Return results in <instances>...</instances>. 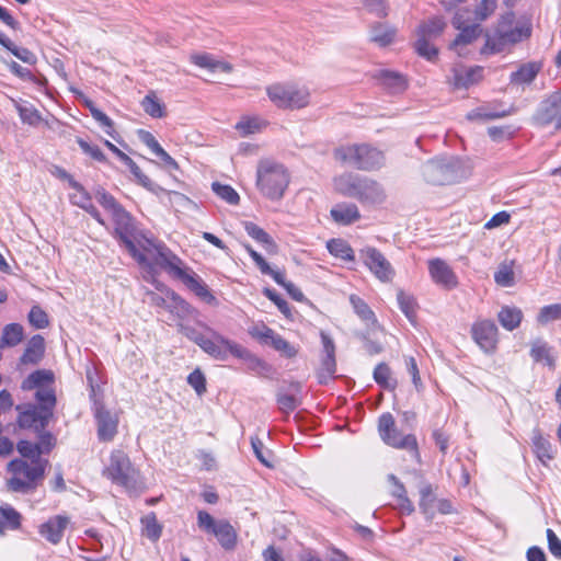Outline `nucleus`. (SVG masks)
Returning a JSON list of instances; mask_svg holds the SVG:
<instances>
[{"label": "nucleus", "instance_id": "obj_12", "mask_svg": "<svg viewBox=\"0 0 561 561\" xmlns=\"http://www.w3.org/2000/svg\"><path fill=\"white\" fill-rule=\"evenodd\" d=\"M378 434L386 445L396 449L410 451L415 458H420L419 444L415 435L403 434L399 431L391 413L386 412L379 416Z\"/></svg>", "mask_w": 561, "mask_h": 561}, {"label": "nucleus", "instance_id": "obj_32", "mask_svg": "<svg viewBox=\"0 0 561 561\" xmlns=\"http://www.w3.org/2000/svg\"><path fill=\"white\" fill-rule=\"evenodd\" d=\"M45 351L44 337L42 335H34L27 343L26 348L21 357L22 364H37Z\"/></svg>", "mask_w": 561, "mask_h": 561}, {"label": "nucleus", "instance_id": "obj_26", "mask_svg": "<svg viewBox=\"0 0 561 561\" xmlns=\"http://www.w3.org/2000/svg\"><path fill=\"white\" fill-rule=\"evenodd\" d=\"M529 355L535 363L542 364L552 371L556 369L553 347L542 339H535L530 342Z\"/></svg>", "mask_w": 561, "mask_h": 561}, {"label": "nucleus", "instance_id": "obj_27", "mask_svg": "<svg viewBox=\"0 0 561 561\" xmlns=\"http://www.w3.org/2000/svg\"><path fill=\"white\" fill-rule=\"evenodd\" d=\"M388 480L392 484L391 495L396 499V507L402 514H412L414 512V505L408 497L404 485L394 474H389Z\"/></svg>", "mask_w": 561, "mask_h": 561}, {"label": "nucleus", "instance_id": "obj_2", "mask_svg": "<svg viewBox=\"0 0 561 561\" xmlns=\"http://www.w3.org/2000/svg\"><path fill=\"white\" fill-rule=\"evenodd\" d=\"M507 10L500 14L493 37V54L511 50L515 45L531 37L533 23L526 16L517 18L510 9L511 0L505 1Z\"/></svg>", "mask_w": 561, "mask_h": 561}, {"label": "nucleus", "instance_id": "obj_39", "mask_svg": "<svg viewBox=\"0 0 561 561\" xmlns=\"http://www.w3.org/2000/svg\"><path fill=\"white\" fill-rule=\"evenodd\" d=\"M0 45L10 50L16 58L28 65H35L36 56L27 48L18 47L10 38L0 32Z\"/></svg>", "mask_w": 561, "mask_h": 561}, {"label": "nucleus", "instance_id": "obj_64", "mask_svg": "<svg viewBox=\"0 0 561 561\" xmlns=\"http://www.w3.org/2000/svg\"><path fill=\"white\" fill-rule=\"evenodd\" d=\"M548 548L551 554L556 558L561 559V540L558 538L556 533L548 528L547 529Z\"/></svg>", "mask_w": 561, "mask_h": 561}, {"label": "nucleus", "instance_id": "obj_53", "mask_svg": "<svg viewBox=\"0 0 561 561\" xmlns=\"http://www.w3.org/2000/svg\"><path fill=\"white\" fill-rule=\"evenodd\" d=\"M213 191L224 201L231 205H237L240 201L239 194L232 188L230 185L220 184L218 182H214Z\"/></svg>", "mask_w": 561, "mask_h": 561}, {"label": "nucleus", "instance_id": "obj_57", "mask_svg": "<svg viewBox=\"0 0 561 561\" xmlns=\"http://www.w3.org/2000/svg\"><path fill=\"white\" fill-rule=\"evenodd\" d=\"M28 321L36 329H45L49 324L47 313L38 306H34L31 309Z\"/></svg>", "mask_w": 561, "mask_h": 561}, {"label": "nucleus", "instance_id": "obj_59", "mask_svg": "<svg viewBox=\"0 0 561 561\" xmlns=\"http://www.w3.org/2000/svg\"><path fill=\"white\" fill-rule=\"evenodd\" d=\"M77 144L79 145L81 150L85 154L90 156L92 159H94L99 162L106 161L105 154L102 152V150L96 145H92L82 138H77Z\"/></svg>", "mask_w": 561, "mask_h": 561}, {"label": "nucleus", "instance_id": "obj_22", "mask_svg": "<svg viewBox=\"0 0 561 561\" xmlns=\"http://www.w3.org/2000/svg\"><path fill=\"white\" fill-rule=\"evenodd\" d=\"M69 524L70 519L68 516L55 515L39 525L38 533L51 545H58L61 542L64 533Z\"/></svg>", "mask_w": 561, "mask_h": 561}, {"label": "nucleus", "instance_id": "obj_23", "mask_svg": "<svg viewBox=\"0 0 561 561\" xmlns=\"http://www.w3.org/2000/svg\"><path fill=\"white\" fill-rule=\"evenodd\" d=\"M428 271L432 279L439 286L451 289L457 286L458 280L449 265L440 260L434 259L428 262Z\"/></svg>", "mask_w": 561, "mask_h": 561}, {"label": "nucleus", "instance_id": "obj_60", "mask_svg": "<svg viewBox=\"0 0 561 561\" xmlns=\"http://www.w3.org/2000/svg\"><path fill=\"white\" fill-rule=\"evenodd\" d=\"M277 403L282 412H293L299 404L298 399L294 394L280 393L277 397Z\"/></svg>", "mask_w": 561, "mask_h": 561}, {"label": "nucleus", "instance_id": "obj_10", "mask_svg": "<svg viewBox=\"0 0 561 561\" xmlns=\"http://www.w3.org/2000/svg\"><path fill=\"white\" fill-rule=\"evenodd\" d=\"M483 8L474 12L468 10H459L453 20V25L460 31L458 36L451 43L450 48L455 49L458 55H462L461 47L472 43L481 34L479 22L488 18V0H482Z\"/></svg>", "mask_w": 561, "mask_h": 561}, {"label": "nucleus", "instance_id": "obj_7", "mask_svg": "<svg viewBox=\"0 0 561 561\" xmlns=\"http://www.w3.org/2000/svg\"><path fill=\"white\" fill-rule=\"evenodd\" d=\"M158 254L159 256L153 262V267L159 266L172 276L181 279L198 297L208 301L215 299L207 285L192 270L186 267L183 261L168 247L161 248V252H158Z\"/></svg>", "mask_w": 561, "mask_h": 561}, {"label": "nucleus", "instance_id": "obj_46", "mask_svg": "<svg viewBox=\"0 0 561 561\" xmlns=\"http://www.w3.org/2000/svg\"><path fill=\"white\" fill-rule=\"evenodd\" d=\"M142 534L151 541H157L162 533V527L158 523L157 517L153 513H150L141 518Z\"/></svg>", "mask_w": 561, "mask_h": 561}, {"label": "nucleus", "instance_id": "obj_47", "mask_svg": "<svg viewBox=\"0 0 561 561\" xmlns=\"http://www.w3.org/2000/svg\"><path fill=\"white\" fill-rule=\"evenodd\" d=\"M398 304L401 311L405 314V317L414 322L416 317V301L415 299L404 291L400 290L397 295Z\"/></svg>", "mask_w": 561, "mask_h": 561}, {"label": "nucleus", "instance_id": "obj_55", "mask_svg": "<svg viewBox=\"0 0 561 561\" xmlns=\"http://www.w3.org/2000/svg\"><path fill=\"white\" fill-rule=\"evenodd\" d=\"M16 449L22 456L21 459H26L28 461H33V459L43 460L38 453V447L34 443L28 440H20L16 445Z\"/></svg>", "mask_w": 561, "mask_h": 561}, {"label": "nucleus", "instance_id": "obj_54", "mask_svg": "<svg viewBox=\"0 0 561 561\" xmlns=\"http://www.w3.org/2000/svg\"><path fill=\"white\" fill-rule=\"evenodd\" d=\"M13 102L23 123L35 126L41 122V115L35 107L21 105L16 101Z\"/></svg>", "mask_w": 561, "mask_h": 561}, {"label": "nucleus", "instance_id": "obj_49", "mask_svg": "<svg viewBox=\"0 0 561 561\" xmlns=\"http://www.w3.org/2000/svg\"><path fill=\"white\" fill-rule=\"evenodd\" d=\"M268 346L273 347L275 351H277L278 353H280L283 356H285L287 358L295 357L298 353L297 347H295L288 341L284 340L276 332L273 335Z\"/></svg>", "mask_w": 561, "mask_h": 561}, {"label": "nucleus", "instance_id": "obj_21", "mask_svg": "<svg viewBox=\"0 0 561 561\" xmlns=\"http://www.w3.org/2000/svg\"><path fill=\"white\" fill-rule=\"evenodd\" d=\"M358 187L355 198L363 205H380L387 198L383 186L373 179L362 178Z\"/></svg>", "mask_w": 561, "mask_h": 561}, {"label": "nucleus", "instance_id": "obj_3", "mask_svg": "<svg viewBox=\"0 0 561 561\" xmlns=\"http://www.w3.org/2000/svg\"><path fill=\"white\" fill-rule=\"evenodd\" d=\"M209 336L198 332L195 328L180 324L179 331L188 340L196 343L205 353L218 360H226L229 355L237 358H251V353L242 345L231 341L216 331L207 328Z\"/></svg>", "mask_w": 561, "mask_h": 561}, {"label": "nucleus", "instance_id": "obj_18", "mask_svg": "<svg viewBox=\"0 0 561 561\" xmlns=\"http://www.w3.org/2000/svg\"><path fill=\"white\" fill-rule=\"evenodd\" d=\"M18 423L22 428H33L42 432L53 417V412L34 404L18 405Z\"/></svg>", "mask_w": 561, "mask_h": 561}, {"label": "nucleus", "instance_id": "obj_8", "mask_svg": "<svg viewBox=\"0 0 561 561\" xmlns=\"http://www.w3.org/2000/svg\"><path fill=\"white\" fill-rule=\"evenodd\" d=\"M102 476L127 491L136 490L138 486L139 471L131 463L129 456L122 449L111 451L104 462Z\"/></svg>", "mask_w": 561, "mask_h": 561}, {"label": "nucleus", "instance_id": "obj_37", "mask_svg": "<svg viewBox=\"0 0 561 561\" xmlns=\"http://www.w3.org/2000/svg\"><path fill=\"white\" fill-rule=\"evenodd\" d=\"M24 336L23 327L19 323L7 324L2 330L0 347H13L20 344Z\"/></svg>", "mask_w": 561, "mask_h": 561}, {"label": "nucleus", "instance_id": "obj_51", "mask_svg": "<svg viewBox=\"0 0 561 561\" xmlns=\"http://www.w3.org/2000/svg\"><path fill=\"white\" fill-rule=\"evenodd\" d=\"M336 371L335 356H324L321 367L318 371V379L320 383H327L334 377Z\"/></svg>", "mask_w": 561, "mask_h": 561}, {"label": "nucleus", "instance_id": "obj_4", "mask_svg": "<svg viewBox=\"0 0 561 561\" xmlns=\"http://www.w3.org/2000/svg\"><path fill=\"white\" fill-rule=\"evenodd\" d=\"M47 465V460L12 459L7 466L8 491L22 494L34 492L44 481Z\"/></svg>", "mask_w": 561, "mask_h": 561}, {"label": "nucleus", "instance_id": "obj_1", "mask_svg": "<svg viewBox=\"0 0 561 561\" xmlns=\"http://www.w3.org/2000/svg\"><path fill=\"white\" fill-rule=\"evenodd\" d=\"M95 198L112 217L114 237L119 240L121 244L139 265L153 271V262L159 256L158 252H161V248H167V245L146 237L138 238L135 234L136 229L131 216L111 194L105 191H98Z\"/></svg>", "mask_w": 561, "mask_h": 561}, {"label": "nucleus", "instance_id": "obj_56", "mask_svg": "<svg viewBox=\"0 0 561 561\" xmlns=\"http://www.w3.org/2000/svg\"><path fill=\"white\" fill-rule=\"evenodd\" d=\"M70 185L76 190V192L70 195L71 203L84 209L91 203L90 195L78 182L70 181Z\"/></svg>", "mask_w": 561, "mask_h": 561}, {"label": "nucleus", "instance_id": "obj_41", "mask_svg": "<svg viewBox=\"0 0 561 561\" xmlns=\"http://www.w3.org/2000/svg\"><path fill=\"white\" fill-rule=\"evenodd\" d=\"M394 35L396 30L383 23L374 25L370 31V39L381 47L391 44Z\"/></svg>", "mask_w": 561, "mask_h": 561}, {"label": "nucleus", "instance_id": "obj_19", "mask_svg": "<svg viewBox=\"0 0 561 561\" xmlns=\"http://www.w3.org/2000/svg\"><path fill=\"white\" fill-rule=\"evenodd\" d=\"M92 388V397L95 398L94 387ZM94 416L98 425V437L102 442H112L117 434L118 416L112 414L105 409L104 404L94 399Z\"/></svg>", "mask_w": 561, "mask_h": 561}, {"label": "nucleus", "instance_id": "obj_58", "mask_svg": "<svg viewBox=\"0 0 561 561\" xmlns=\"http://www.w3.org/2000/svg\"><path fill=\"white\" fill-rule=\"evenodd\" d=\"M89 108L91 112L92 117L99 122L103 127H105V133L114 137V123L113 121L102 111L93 106L92 104H89Z\"/></svg>", "mask_w": 561, "mask_h": 561}, {"label": "nucleus", "instance_id": "obj_38", "mask_svg": "<svg viewBox=\"0 0 561 561\" xmlns=\"http://www.w3.org/2000/svg\"><path fill=\"white\" fill-rule=\"evenodd\" d=\"M514 264V260H505L500 263L497 271L493 276L499 286L511 287L515 284Z\"/></svg>", "mask_w": 561, "mask_h": 561}, {"label": "nucleus", "instance_id": "obj_14", "mask_svg": "<svg viewBox=\"0 0 561 561\" xmlns=\"http://www.w3.org/2000/svg\"><path fill=\"white\" fill-rule=\"evenodd\" d=\"M53 381L54 375L50 371L36 370L23 380L21 388L27 391L35 389V398L39 402V407L54 413L56 396Z\"/></svg>", "mask_w": 561, "mask_h": 561}, {"label": "nucleus", "instance_id": "obj_9", "mask_svg": "<svg viewBox=\"0 0 561 561\" xmlns=\"http://www.w3.org/2000/svg\"><path fill=\"white\" fill-rule=\"evenodd\" d=\"M335 160L364 171L379 169L385 162L383 152L367 144H353L337 147Z\"/></svg>", "mask_w": 561, "mask_h": 561}, {"label": "nucleus", "instance_id": "obj_16", "mask_svg": "<svg viewBox=\"0 0 561 561\" xmlns=\"http://www.w3.org/2000/svg\"><path fill=\"white\" fill-rule=\"evenodd\" d=\"M360 257L365 266L383 283L391 282L394 277V270L386 256L376 248L367 247L360 250Z\"/></svg>", "mask_w": 561, "mask_h": 561}, {"label": "nucleus", "instance_id": "obj_52", "mask_svg": "<svg viewBox=\"0 0 561 561\" xmlns=\"http://www.w3.org/2000/svg\"><path fill=\"white\" fill-rule=\"evenodd\" d=\"M561 319V304H553L545 306L540 309L537 321L540 324H547L554 320Z\"/></svg>", "mask_w": 561, "mask_h": 561}, {"label": "nucleus", "instance_id": "obj_45", "mask_svg": "<svg viewBox=\"0 0 561 561\" xmlns=\"http://www.w3.org/2000/svg\"><path fill=\"white\" fill-rule=\"evenodd\" d=\"M141 106L144 111L154 118L165 116L164 105L159 101L154 92H149L142 100Z\"/></svg>", "mask_w": 561, "mask_h": 561}, {"label": "nucleus", "instance_id": "obj_20", "mask_svg": "<svg viewBox=\"0 0 561 561\" xmlns=\"http://www.w3.org/2000/svg\"><path fill=\"white\" fill-rule=\"evenodd\" d=\"M535 119L540 126L554 123V129H561V92L550 94L540 103Z\"/></svg>", "mask_w": 561, "mask_h": 561}, {"label": "nucleus", "instance_id": "obj_34", "mask_svg": "<svg viewBox=\"0 0 561 561\" xmlns=\"http://www.w3.org/2000/svg\"><path fill=\"white\" fill-rule=\"evenodd\" d=\"M500 324L507 331H513L520 325L523 312L517 307L504 306L497 313Z\"/></svg>", "mask_w": 561, "mask_h": 561}, {"label": "nucleus", "instance_id": "obj_30", "mask_svg": "<svg viewBox=\"0 0 561 561\" xmlns=\"http://www.w3.org/2000/svg\"><path fill=\"white\" fill-rule=\"evenodd\" d=\"M541 62L530 61L522 65L518 70L513 71L510 76L512 84H528L535 80L541 70Z\"/></svg>", "mask_w": 561, "mask_h": 561}, {"label": "nucleus", "instance_id": "obj_15", "mask_svg": "<svg viewBox=\"0 0 561 561\" xmlns=\"http://www.w3.org/2000/svg\"><path fill=\"white\" fill-rule=\"evenodd\" d=\"M446 27L443 18L434 16L423 22L416 30L415 49L417 54L428 60L437 56V49L430 43L432 38L439 36Z\"/></svg>", "mask_w": 561, "mask_h": 561}, {"label": "nucleus", "instance_id": "obj_13", "mask_svg": "<svg viewBox=\"0 0 561 561\" xmlns=\"http://www.w3.org/2000/svg\"><path fill=\"white\" fill-rule=\"evenodd\" d=\"M197 525L203 531L214 535L225 550H233L236 548L238 534L228 520H216L206 511H198Z\"/></svg>", "mask_w": 561, "mask_h": 561}, {"label": "nucleus", "instance_id": "obj_31", "mask_svg": "<svg viewBox=\"0 0 561 561\" xmlns=\"http://www.w3.org/2000/svg\"><path fill=\"white\" fill-rule=\"evenodd\" d=\"M362 178L353 173H343L334 179V188L344 196L355 198Z\"/></svg>", "mask_w": 561, "mask_h": 561}, {"label": "nucleus", "instance_id": "obj_5", "mask_svg": "<svg viewBox=\"0 0 561 561\" xmlns=\"http://www.w3.org/2000/svg\"><path fill=\"white\" fill-rule=\"evenodd\" d=\"M424 180L432 185H450L470 175L469 164L458 157H437L422 165Z\"/></svg>", "mask_w": 561, "mask_h": 561}, {"label": "nucleus", "instance_id": "obj_40", "mask_svg": "<svg viewBox=\"0 0 561 561\" xmlns=\"http://www.w3.org/2000/svg\"><path fill=\"white\" fill-rule=\"evenodd\" d=\"M266 122L259 116H243L236 124V129L241 136H248L261 131Z\"/></svg>", "mask_w": 561, "mask_h": 561}, {"label": "nucleus", "instance_id": "obj_28", "mask_svg": "<svg viewBox=\"0 0 561 561\" xmlns=\"http://www.w3.org/2000/svg\"><path fill=\"white\" fill-rule=\"evenodd\" d=\"M332 219L340 225H351L360 218L358 207L353 203H340L332 207Z\"/></svg>", "mask_w": 561, "mask_h": 561}, {"label": "nucleus", "instance_id": "obj_35", "mask_svg": "<svg viewBox=\"0 0 561 561\" xmlns=\"http://www.w3.org/2000/svg\"><path fill=\"white\" fill-rule=\"evenodd\" d=\"M244 229L251 238H253L259 243L263 244V247L268 253H276L277 245L272 239V237L264 229H262L261 227L253 222H245Z\"/></svg>", "mask_w": 561, "mask_h": 561}, {"label": "nucleus", "instance_id": "obj_33", "mask_svg": "<svg viewBox=\"0 0 561 561\" xmlns=\"http://www.w3.org/2000/svg\"><path fill=\"white\" fill-rule=\"evenodd\" d=\"M531 443L536 456L542 463L553 458L552 445L543 437L539 428L533 431Z\"/></svg>", "mask_w": 561, "mask_h": 561}, {"label": "nucleus", "instance_id": "obj_44", "mask_svg": "<svg viewBox=\"0 0 561 561\" xmlns=\"http://www.w3.org/2000/svg\"><path fill=\"white\" fill-rule=\"evenodd\" d=\"M0 517L5 528L16 530L21 527L22 515L10 504L0 505Z\"/></svg>", "mask_w": 561, "mask_h": 561}, {"label": "nucleus", "instance_id": "obj_62", "mask_svg": "<svg viewBox=\"0 0 561 561\" xmlns=\"http://www.w3.org/2000/svg\"><path fill=\"white\" fill-rule=\"evenodd\" d=\"M104 145L122 161L124 162L129 170H138L137 163L125 152H123L119 148H117L114 144L108 140H104Z\"/></svg>", "mask_w": 561, "mask_h": 561}, {"label": "nucleus", "instance_id": "obj_36", "mask_svg": "<svg viewBox=\"0 0 561 561\" xmlns=\"http://www.w3.org/2000/svg\"><path fill=\"white\" fill-rule=\"evenodd\" d=\"M474 342L488 353L491 350V323L488 320L476 322L472 327Z\"/></svg>", "mask_w": 561, "mask_h": 561}, {"label": "nucleus", "instance_id": "obj_48", "mask_svg": "<svg viewBox=\"0 0 561 561\" xmlns=\"http://www.w3.org/2000/svg\"><path fill=\"white\" fill-rule=\"evenodd\" d=\"M350 302L356 312V314L366 322H375V313L369 308V306L358 296L352 295L350 297Z\"/></svg>", "mask_w": 561, "mask_h": 561}, {"label": "nucleus", "instance_id": "obj_42", "mask_svg": "<svg viewBox=\"0 0 561 561\" xmlns=\"http://www.w3.org/2000/svg\"><path fill=\"white\" fill-rule=\"evenodd\" d=\"M374 379L379 386L388 390H394L398 385L397 380L392 377L390 367L385 363H380L376 366Z\"/></svg>", "mask_w": 561, "mask_h": 561}, {"label": "nucleus", "instance_id": "obj_25", "mask_svg": "<svg viewBox=\"0 0 561 561\" xmlns=\"http://www.w3.org/2000/svg\"><path fill=\"white\" fill-rule=\"evenodd\" d=\"M373 77L382 88L393 94L401 93L408 88L407 78L397 71L380 69Z\"/></svg>", "mask_w": 561, "mask_h": 561}, {"label": "nucleus", "instance_id": "obj_50", "mask_svg": "<svg viewBox=\"0 0 561 561\" xmlns=\"http://www.w3.org/2000/svg\"><path fill=\"white\" fill-rule=\"evenodd\" d=\"M249 334L261 344L268 345L275 331L264 323H254L249 328Z\"/></svg>", "mask_w": 561, "mask_h": 561}, {"label": "nucleus", "instance_id": "obj_24", "mask_svg": "<svg viewBox=\"0 0 561 561\" xmlns=\"http://www.w3.org/2000/svg\"><path fill=\"white\" fill-rule=\"evenodd\" d=\"M483 77L482 67H465L456 66L453 68V77L449 79V83L455 89H468L469 87L478 83Z\"/></svg>", "mask_w": 561, "mask_h": 561}, {"label": "nucleus", "instance_id": "obj_61", "mask_svg": "<svg viewBox=\"0 0 561 561\" xmlns=\"http://www.w3.org/2000/svg\"><path fill=\"white\" fill-rule=\"evenodd\" d=\"M187 382L195 389L198 394H202L206 391V380L199 369H195L188 375Z\"/></svg>", "mask_w": 561, "mask_h": 561}, {"label": "nucleus", "instance_id": "obj_29", "mask_svg": "<svg viewBox=\"0 0 561 561\" xmlns=\"http://www.w3.org/2000/svg\"><path fill=\"white\" fill-rule=\"evenodd\" d=\"M191 61L197 67L208 69L211 72H231L232 66L226 61L216 59L213 55L204 54H192L190 57Z\"/></svg>", "mask_w": 561, "mask_h": 561}, {"label": "nucleus", "instance_id": "obj_17", "mask_svg": "<svg viewBox=\"0 0 561 561\" xmlns=\"http://www.w3.org/2000/svg\"><path fill=\"white\" fill-rule=\"evenodd\" d=\"M419 506L428 520H432L436 513L447 515L454 512L453 503L447 499L436 497L431 484H423L421 486Z\"/></svg>", "mask_w": 561, "mask_h": 561}, {"label": "nucleus", "instance_id": "obj_6", "mask_svg": "<svg viewBox=\"0 0 561 561\" xmlns=\"http://www.w3.org/2000/svg\"><path fill=\"white\" fill-rule=\"evenodd\" d=\"M290 183L287 168L274 160H261L256 169V186L260 193L270 201L277 202Z\"/></svg>", "mask_w": 561, "mask_h": 561}, {"label": "nucleus", "instance_id": "obj_11", "mask_svg": "<svg viewBox=\"0 0 561 561\" xmlns=\"http://www.w3.org/2000/svg\"><path fill=\"white\" fill-rule=\"evenodd\" d=\"M270 101L282 110H300L309 105L310 91L297 83H274L266 88Z\"/></svg>", "mask_w": 561, "mask_h": 561}, {"label": "nucleus", "instance_id": "obj_63", "mask_svg": "<svg viewBox=\"0 0 561 561\" xmlns=\"http://www.w3.org/2000/svg\"><path fill=\"white\" fill-rule=\"evenodd\" d=\"M39 442L36 443L39 455L48 454L55 446L56 439L49 432H39Z\"/></svg>", "mask_w": 561, "mask_h": 561}, {"label": "nucleus", "instance_id": "obj_43", "mask_svg": "<svg viewBox=\"0 0 561 561\" xmlns=\"http://www.w3.org/2000/svg\"><path fill=\"white\" fill-rule=\"evenodd\" d=\"M327 248L329 252L344 261H354L355 255L351 245L342 239H332L328 242Z\"/></svg>", "mask_w": 561, "mask_h": 561}]
</instances>
